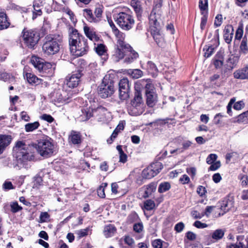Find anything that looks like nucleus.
Returning <instances> with one entry per match:
<instances>
[{"mask_svg": "<svg viewBox=\"0 0 248 248\" xmlns=\"http://www.w3.org/2000/svg\"><path fill=\"white\" fill-rule=\"evenodd\" d=\"M53 144L49 140H40L34 146L27 144L25 141L19 140L16 142L13 148L14 155L18 163H24L34 159V151L37 150L42 156L49 157L54 153Z\"/></svg>", "mask_w": 248, "mask_h": 248, "instance_id": "1", "label": "nucleus"}, {"mask_svg": "<svg viewBox=\"0 0 248 248\" xmlns=\"http://www.w3.org/2000/svg\"><path fill=\"white\" fill-rule=\"evenodd\" d=\"M161 6L160 2L155 4L149 16L151 33L155 41L159 46H163L165 44L164 36L161 31L162 25L160 23V9Z\"/></svg>", "mask_w": 248, "mask_h": 248, "instance_id": "2", "label": "nucleus"}, {"mask_svg": "<svg viewBox=\"0 0 248 248\" xmlns=\"http://www.w3.org/2000/svg\"><path fill=\"white\" fill-rule=\"evenodd\" d=\"M69 44L71 53L76 57L82 56L88 51L87 40L76 29L72 28L69 32Z\"/></svg>", "mask_w": 248, "mask_h": 248, "instance_id": "3", "label": "nucleus"}, {"mask_svg": "<svg viewBox=\"0 0 248 248\" xmlns=\"http://www.w3.org/2000/svg\"><path fill=\"white\" fill-rule=\"evenodd\" d=\"M62 42V37L60 35H49L45 38V42L42 46L44 53L48 56L57 53L60 49Z\"/></svg>", "mask_w": 248, "mask_h": 248, "instance_id": "4", "label": "nucleus"}, {"mask_svg": "<svg viewBox=\"0 0 248 248\" xmlns=\"http://www.w3.org/2000/svg\"><path fill=\"white\" fill-rule=\"evenodd\" d=\"M140 87L144 88L146 96V103L150 107H153L157 101V94L153 84L150 79H142L139 81L135 86L136 90Z\"/></svg>", "mask_w": 248, "mask_h": 248, "instance_id": "5", "label": "nucleus"}, {"mask_svg": "<svg viewBox=\"0 0 248 248\" xmlns=\"http://www.w3.org/2000/svg\"><path fill=\"white\" fill-rule=\"evenodd\" d=\"M135 93L133 100L131 101V106L129 107V113L131 115L137 116L142 114L144 110V104L141 93L138 92Z\"/></svg>", "mask_w": 248, "mask_h": 248, "instance_id": "6", "label": "nucleus"}, {"mask_svg": "<svg viewBox=\"0 0 248 248\" xmlns=\"http://www.w3.org/2000/svg\"><path fill=\"white\" fill-rule=\"evenodd\" d=\"M116 21L121 28L125 31L130 30L135 24L133 17L124 12L120 13L117 15Z\"/></svg>", "mask_w": 248, "mask_h": 248, "instance_id": "7", "label": "nucleus"}, {"mask_svg": "<svg viewBox=\"0 0 248 248\" xmlns=\"http://www.w3.org/2000/svg\"><path fill=\"white\" fill-rule=\"evenodd\" d=\"M22 37L25 45L30 48H33L39 40L37 32L33 30L24 29L22 32Z\"/></svg>", "mask_w": 248, "mask_h": 248, "instance_id": "8", "label": "nucleus"}, {"mask_svg": "<svg viewBox=\"0 0 248 248\" xmlns=\"http://www.w3.org/2000/svg\"><path fill=\"white\" fill-rule=\"evenodd\" d=\"M162 168L163 165L161 163L159 162L153 163L143 170L142 176L145 179H151L156 176Z\"/></svg>", "mask_w": 248, "mask_h": 248, "instance_id": "9", "label": "nucleus"}, {"mask_svg": "<svg viewBox=\"0 0 248 248\" xmlns=\"http://www.w3.org/2000/svg\"><path fill=\"white\" fill-rule=\"evenodd\" d=\"M114 92L113 84L109 81H103L98 87V94L104 98L111 96Z\"/></svg>", "mask_w": 248, "mask_h": 248, "instance_id": "10", "label": "nucleus"}, {"mask_svg": "<svg viewBox=\"0 0 248 248\" xmlns=\"http://www.w3.org/2000/svg\"><path fill=\"white\" fill-rule=\"evenodd\" d=\"M130 85L127 78L121 79L119 83V98L122 100H125L129 97Z\"/></svg>", "mask_w": 248, "mask_h": 248, "instance_id": "11", "label": "nucleus"}, {"mask_svg": "<svg viewBox=\"0 0 248 248\" xmlns=\"http://www.w3.org/2000/svg\"><path fill=\"white\" fill-rule=\"evenodd\" d=\"M82 76V74L81 71L78 70L73 72L66 76L65 79V83L69 88H76L80 82Z\"/></svg>", "mask_w": 248, "mask_h": 248, "instance_id": "12", "label": "nucleus"}, {"mask_svg": "<svg viewBox=\"0 0 248 248\" xmlns=\"http://www.w3.org/2000/svg\"><path fill=\"white\" fill-rule=\"evenodd\" d=\"M125 47L126 53L124 62L127 64H130L136 60L139 55L138 52L135 51L130 45Z\"/></svg>", "mask_w": 248, "mask_h": 248, "instance_id": "13", "label": "nucleus"}, {"mask_svg": "<svg viewBox=\"0 0 248 248\" xmlns=\"http://www.w3.org/2000/svg\"><path fill=\"white\" fill-rule=\"evenodd\" d=\"M127 46V45H125L121 47L117 45V47L115 48L113 54L112 55V59L113 61L118 62L124 58L126 53V49L125 48H126L125 46Z\"/></svg>", "mask_w": 248, "mask_h": 248, "instance_id": "14", "label": "nucleus"}, {"mask_svg": "<svg viewBox=\"0 0 248 248\" xmlns=\"http://www.w3.org/2000/svg\"><path fill=\"white\" fill-rule=\"evenodd\" d=\"M12 140V136L8 135L0 134V155L9 145Z\"/></svg>", "mask_w": 248, "mask_h": 248, "instance_id": "15", "label": "nucleus"}, {"mask_svg": "<svg viewBox=\"0 0 248 248\" xmlns=\"http://www.w3.org/2000/svg\"><path fill=\"white\" fill-rule=\"evenodd\" d=\"M94 49L96 53L101 57L102 60L106 61L108 59L107 48L105 45L98 44L94 47Z\"/></svg>", "mask_w": 248, "mask_h": 248, "instance_id": "16", "label": "nucleus"}, {"mask_svg": "<svg viewBox=\"0 0 248 248\" xmlns=\"http://www.w3.org/2000/svg\"><path fill=\"white\" fill-rule=\"evenodd\" d=\"M93 109L91 108L86 107L81 109V113L78 119L81 122L86 121L89 120L93 115Z\"/></svg>", "mask_w": 248, "mask_h": 248, "instance_id": "17", "label": "nucleus"}, {"mask_svg": "<svg viewBox=\"0 0 248 248\" xmlns=\"http://www.w3.org/2000/svg\"><path fill=\"white\" fill-rule=\"evenodd\" d=\"M156 186V184L155 183H151L144 186L141 190L143 191L144 192L142 197L144 198H146L150 196L155 191Z\"/></svg>", "mask_w": 248, "mask_h": 248, "instance_id": "18", "label": "nucleus"}, {"mask_svg": "<svg viewBox=\"0 0 248 248\" xmlns=\"http://www.w3.org/2000/svg\"><path fill=\"white\" fill-rule=\"evenodd\" d=\"M233 77L236 79H248V66L235 71L233 73Z\"/></svg>", "mask_w": 248, "mask_h": 248, "instance_id": "19", "label": "nucleus"}, {"mask_svg": "<svg viewBox=\"0 0 248 248\" xmlns=\"http://www.w3.org/2000/svg\"><path fill=\"white\" fill-rule=\"evenodd\" d=\"M24 78H26L28 82L31 85H37L42 82V79L38 78L35 75L31 73L24 74Z\"/></svg>", "mask_w": 248, "mask_h": 248, "instance_id": "20", "label": "nucleus"}, {"mask_svg": "<svg viewBox=\"0 0 248 248\" xmlns=\"http://www.w3.org/2000/svg\"><path fill=\"white\" fill-rule=\"evenodd\" d=\"M237 241L236 243H228L226 246L227 248H244V243L243 240L244 236L239 235L236 238Z\"/></svg>", "mask_w": 248, "mask_h": 248, "instance_id": "21", "label": "nucleus"}, {"mask_svg": "<svg viewBox=\"0 0 248 248\" xmlns=\"http://www.w3.org/2000/svg\"><path fill=\"white\" fill-rule=\"evenodd\" d=\"M145 68L146 69L149 74L153 77H155L158 73V69L156 65L151 61H148L145 65Z\"/></svg>", "mask_w": 248, "mask_h": 248, "instance_id": "22", "label": "nucleus"}, {"mask_svg": "<svg viewBox=\"0 0 248 248\" xmlns=\"http://www.w3.org/2000/svg\"><path fill=\"white\" fill-rule=\"evenodd\" d=\"M225 232V230L224 229H218L212 232L210 235L214 242H217L223 237Z\"/></svg>", "mask_w": 248, "mask_h": 248, "instance_id": "23", "label": "nucleus"}, {"mask_svg": "<svg viewBox=\"0 0 248 248\" xmlns=\"http://www.w3.org/2000/svg\"><path fill=\"white\" fill-rule=\"evenodd\" d=\"M54 100L58 103H64L67 102L68 98L65 94L66 93L63 91H57L55 93Z\"/></svg>", "mask_w": 248, "mask_h": 248, "instance_id": "24", "label": "nucleus"}, {"mask_svg": "<svg viewBox=\"0 0 248 248\" xmlns=\"http://www.w3.org/2000/svg\"><path fill=\"white\" fill-rule=\"evenodd\" d=\"M69 140L74 144H79L81 142V135L78 132L72 131L69 137Z\"/></svg>", "mask_w": 248, "mask_h": 248, "instance_id": "25", "label": "nucleus"}, {"mask_svg": "<svg viewBox=\"0 0 248 248\" xmlns=\"http://www.w3.org/2000/svg\"><path fill=\"white\" fill-rule=\"evenodd\" d=\"M224 38L227 44H230L233 37V29L231 26H228L224 30Z\"/></svg>", "mask_w": 248, "mask_h": 248, "instance_id": "26", "label": "nucleus"}, {"mask_svg": "<svg viewBox=\"0 0 248 248\" xmlns=\"http://www.w3.org/2000/svg\"><path fill=\"white\" fill-rule=\"evenodd\" d=\"M9 25L6 14L4 12H0V30L7 29Z\"/></svg>", "mask_w": 248, "mask_h": 248, "instance_id": "27", "label": "nucleus"}, {"mask_svg": "<svg viewBox=\"0 0 248 248\" xmlns=\"http://www.w3.org/2000/svg\"><path fill=\"white\" fill-rule=\"evenodd\" d=\"M31 63L40 72L42 71L43 66V60L36 56H33L31 60Z\"/></svg>", "mask_w": 248, "mask_h": 248, "instance_id": "28", "label": "nucleus"}, {"mask_svg": "<svg viewBox=\"0 0 248 248\" xmlns=\"http://www.w3.org/2000/svg\"><path fill=\"white\" fill-rule=\"evenodd\" d=\"M239 56L232 54L227 61L228 66L231 69L235 68L239 61Z\"/></svg>", "mask_w": 248, "mask_h": 248, "instance_id": "29", "label": "nucleus"}, {"mask_svg": "<svg viewBox=\"0 0 248 248\" xmlns=\"http://www.w3.org/2000/svg\"><path fill=\"white\" fill-rule=\"evenodd\" d=\"M116 232V228L114 225L109 224L105 227L104 234L106 238L111 237Z\"/></svg>", "mask_w": 248, "mask_h": 248, "instance_id": "30", "label": "nucleus"}, {"mask_svg": "<svg viewBox=\"0 0 248 248\" xmlns=\"http://www.w3.org/2000/svg\"><path fill=\"white\" fill-rule=\"evenodd\" d=\"M113 32L117 38V43L118 46L122 47L125 45H129L124 42L125 35L123 32L119 31L118 30V32L114 31Z\"/></svg>", "mask_w": 248, "mask_h": 248, "instance_id": "31", "label": "nucleus"}, {"mask_svg": "<svg viewBox=\"0 0 248 248\" xmlns=\"http://www.w3.org/2000/svg\"><path fill=\"white\" fill-rule=\"evenodd\" d=\"M83 14L84 16L90 22H94L97 23L98 22V19L96 18V19L94 18L93 15V14L92 10L90 9H85L83 10Z\"/></svg>", "mask_w": 248, "mask_h": 248, "instance_id": "32", "label": "nucleus"}, {"mask_svg": "<svg viewBox=\"0 0 248 248\" xmlns=\"http://www.w3.org/2000/svg\"><path fill=\"white\" fill-rule=\"evenodd\" d=\"M84 31L86 36L91 40H96V36L95 32L87 26L84 27Z\"/></svg>", "mask_w": 248, "mask_h": 248, "instance_id": "33", "label": "nucleus"}, {"mask_svg": "<svg viewBox=\"0 0 248 248\" xmlns=\"http://www.w3.org/2000/svg\"><path fill=\"white\" fill-rule=\"evenodd\" d=\"M40 124L38 122H35L32 123H28L25 125V130L27 132H32L37 129Z\"/></svg>", "mask_w": 248, "mask_h": 248, "instance_id": "34", "label": "nucleus"}, {"mask_svg": "<svg viewBox=\"0 0 248 248\" xmlns=\"http://www.w3.org/2000/svg\"><path fill=\"white\" fill-rule=\"evenodd\" d=\"M33 9L34 10L33 18H35L37 16H40L42 15V12L40 7L41 6L40 1L38 2L37 0H34L33 2Z\"/></svg>", "mask_w": 248, "mask_h": 248, "instance_id": "35", "label": "nucleus"}, {"mask_svg": "<svg viewBox=\"0 0 248 248\" xmlns=\"http://www.w3.org/2000/svg\"><path fill=\"white\" fill-rule=\"evenodd\" d=\"M232 206V201L228 200H224L221 203L220 209L225 213L229 211Z\"/></svg>", "mask_w": 248, "mask_h": 248, "instance_id": "36", "label": "nucleus"}, {"mask_svg": "<svg viewBox=\"0 0 248 248\" xmlns=\"http://www.w3.org/2000/svg\"><path fill=\"white\" fill-rule=\"evenodd\" d=\"M170 188V183L165 182L159 184L158 186V192L161 193L166 192Z\"/></svg>", "mask_w": 248, "mask_h": 248, "instance_id": "37", "label": "nucleus"}, {"mask_svg": "<svg viewBox=\"0 0 248 248\" xmlns=\"http://www.w3.org/2000/svg\"><path fill=\"white\" fill-rule=\"evenodd\" d=\"M237 122L239 123H248V110L239 115L237 118Z\"/></svg>", "mask_w": 248, "mask_h": 248, "instance_id": "38", "label": "nucleus"}, {"mask_svg": "<svg viewBox=\"0 0 248 248\" xmlns=\"http://www.w3.org/2000/svg\"><path fill=\"white\" fill-rule=\"evenodd\" d=\"M144 207L148 211L153 210L155 207V204L154 201L147 200L144 202Z\"/></svg>", "mask_w": 248, "mask_h": 248, "instance_id": "39", "label": "nucleus"}, {"mask_svg": "<svg viewBox=\"0 0 248 248\" xmlns=\"http://www.w3.org/2000/svg\"><path fill=\"white\" fill-rule=\"evenodd\" d=\"M108 184L106 183H102L97 189L98 196L101 198H105L106 195L105 193V189L107 186Z\"/></svg>", "mask_w": 248, "mask_h": 248, "instance_id": "40", "label": "nucleus"}, {"mask_svg": "<svg viewBox=\"0 0 248 248\" xmlns=\"http://www.w3.org/2000/svg\"><path fill=\"white\" fill-rule=\"evenodd\" d=\"M129 74L133 78H139L142 76V71L140 69H136L130 70Z\"/></svg>", "mask_w": 248, "mask_h": 248, "instance_id": "41", "label": "nucleus"}, {"mask_svg": "<svg viewBox=\"0 0 248 248\" xmlns=\"http://www.w3.org/2000/svg\"><path fill=\"white\" fill-rule=\"evenodd\" d=\"M240 50L244 54H247L248 52V46H247V38L244 37L241 42L240 46Z\"/></svg>", "mask_w": 248, "mask_h": 248, "instance_id": "42", "label": "nucleus"}, {"mask_svg": "<svg viewBox=\"0 0 248 248\" xmlns=\"http://www.w3.org/2000/svg\"><path fill=\"white\" fill-rule=\"evenodd\" d=\"M202 15L201 18V29L203 30L205 27L207 21L208 14L207 12H202Z\"/></svg>", "mask_w": 248, "mask_h": 248, "instance_id": "43", "label": "nucleus"}, {"mask_svg": "<svg viewBox=\"0 0 248 248\" xmlns=\"http://www.w3.org/2000/svg\"><path fill=\"white\" fill-rule=\"evenodd\" d=\"M139 219V216L135 212H132L127 217V221L129 223H132L138 221Z\"/></svg>", "mask_w": 248, "mask_h": 248, "instance_id": "44", "label": "nucleus"}, {"mask_svg": "<svg viewBox=\"0 0 248 248\" xmlns=\"http://www.w3.org/2000/svg\"><path fill=\"white\" fill-rule=\"evenodd\" d=\"M10 207L11 211L14 213L20 211L22 209V207L19 206L16 202L11 203Z\"/></svg>", "mask_w": 248, "mask_h": 248, "instance_id": "45", "label": "nucleus"}, {"mask_svg": "<svg viewBox=\"0 0 248 248\" xmlns=\"http://www.w3.org/2000/svg\"><path fill=\"white\" fill-rule=\"evenodd\" d=\"M124 241L126 244L129 246L130 248H134L135 241L132 237L129 236H125Z\"/></svg>", "mask_w": 248, "mask_h": 248, "instance_id": "46", "label": "nucleus"}, {"mask_svg": "<svg viewBox=\"0 0 248 248\" xmlns=\"http://www.w3.org/2000/svg\"><path fill=\"white\" fill-rule=\"evenodd\" d=\"M199 8L202 12H206L208 8V0H200Z\"/></svg>", "mask_w": 248, "mask_h": 248, "instance_id": "47", "label": "nucleus"}, {"mask_svg": "<svg viewBox=\"0 0 248 248\" xmlns=\"http://www.w3.org/2000/svg\"><path fill=\"white\" fill-rule=\"evenodd\" d=\"M164 244H165L161 239H156L152 242V246L154 248H162Z\"/></svg>", "mask_w": 248, "mask_h": 248, "instance_id": "48", "label": "nucleus"}, {"mask_svg": "<svg viewBox=\"0 0 248 248\" xmlns=\"http://www.w3.org/2000/svg\"><path fill=\"white\" fill-rule=\"evenodd\" d=\"M214 48L212 46L204 48L203 51H205L204 56L207 58L210 57L214 52Z\"/></svg>", "mask_w": 248, "mask_h": 248, "instance_id": "49", "label": "nucleus"}, {"mask_svg": "<svg viewBox=\"0 0 248 248\" xmlns=\"http://www.w3.org/2000/svg\"><path fill=\"white\" fill-rule=\"evenodd\" d=\"M90 229L89 227L84 229H80L77 231L76 233L78 235L79 238H81L88 235V232Z\"/></svg>", "mask_w": 248, "mask_h": 248, "instance_id": "50", "label": "nucleus"}, {"mask_svg": "<svg viewBox=\"0 0 248 248\" xmlns=\"http://www.w3.org/2000/svg\"><path fill=\"white\" fill-rule=\"evenodd\" d=\"M217 155L215 154H210L206 158V163L208 164H213L217 159Z\"/></svg>", "mask_w": 248, "mask_h": 248, "instance_id": "51", "label": "nucleus"}, {"mask_svg": "<svg viewBox=\"0 0 248 248\" xmlns=\"http://www.w3.org/2000/svg\"><path fill=\"white\" fill-rule=\"evenodd\" d=\"M40 119L49 123H51L54 120V119L50 115L47 114H43L42 115L40 116Z\"/></svg>", "mask_w": 248, "mask_h": 248, "instance_id": "52", "label": "nucleus"}, {"mask_svg": "<svg viewBox=\"0 0 248 248\" xmlns=\"http://www.w3.org/2000/svg\"><path fill=\"white\" fill-rule=\"evenodd\" d=\"M103 10L100 7H96L94 11V14L95 15V17L94 18L96 19V18L98 19V22L101 20V18L102 17Z\"/></svg>", "mask_w": 248, "mask_h": 248, "instance_id": "53", "label": "nucleus"}, {"mask_svg": "<svg viewBox=\"0 0 248 248\" xmlns=\"http://www.w3.org/2000/svg\"><path fill=\"white\" fill-rule=\"evenodd\" d=\"M143 226L141 222L135 223L133 226L134 231L138 233H140L143 230Z\"/></svg>", "mask_w": 248, "mask_h": 248, "instance_id": "54", "label": "nucleus"}, {"mask_svg": "<svg viewBox=\"0 0 248 248\" xmlns=\"http://www.w3.org/2000/svg\"><path fill=\"white\" fill-rule=\"evenodd\" d=\"M211 166L208 169L209 170L215 171L220 168L221 164L219 161L214 162L213 164H210Z\"/></svg>", "mask_w": 248, "mask_h": 248, "instance_id": "55", "label": "nucleus"}, {"mask_svg": "<svg viewBox=\"0 0 248 248\" xmlns=\"http://www.w3.org/2000/svg\"><path fill=\"white\" fill-rule=\"evenodd\" d=\"M43 180L40 176H36L34 178L33 187L38 188L42 185Z\"/></svg>", "mask_w": 248, "mask_h": 248, "instance_id": "56", "label": "nucleus"}, {"mask_svg": "<svg viewBox=\"0 0 248 248\" xmlns=\"http://www.w3.org/2000/svg\"><path fill=\"white\" fill-rule=\"evenodd\" d=\"M49 215L47 212H42L40 216L41 222H46L49 218Z\"/></svg>", "mask_w": 248, "mask_h": 248, "instance_id": "57", "label": "nucleus"}, {"mask_svg": "<svg viewBox=\"0 0 248 248\" xmlns=\"http://www.w3.org/2000/svg\"><path fill=\"white\" fill-rule=\"evenodd\" d=\"M2 186L3 188L6 190L13 189L15 188V187L13 186L12 183L9 181H5L3 184Z\"/></svg>", "mask_w": 248, "mask_h": 248, "instance_id": "58", "label": "nucleus"}, {"mask_svg": "<svg viewBox=\"0 0 248 248\" xmlns=\"http://www.w3.org/2000/svg\"><path fill=\"white\" fill-rule=\"evenodd\" d=\"M119 133V132L117 131V130L114 129L110 138L107 140L108 143L109 144H111L112 142V141L114 140V139L117 137Z\"/></svg>", "mask_w": 248, "mask_h": 248, "instance_id": "59", "label": "nucleus"}, {"mask_svg": "<svg viewBox=\"0 0 248 248\" xmlns=\"http://www.w3.org/2000/svg\"><path fill=\"white\" fill-rule=\"evenodd\" d=\"M184 224L183 222H181L178 223L175 225L174 227V229L177 232H180L183 231V230L184 228Z\"/></svg>", "mask_w": 248, "mask_h": 248, "instance_id": "60", "label": "nucleus"}, {"mask_svg": "<svg viewBox=\"0 0 248 248\" xmlns=\"http://www.w3.org/2000/svg\"><path fill=\"white\" fill-rule=\"evenodd\" d=\"M193 225L197 228H205L208 226L206 223H202L200 221H196Z\"/></svg>", "mask_w": 248, "mask_h": 248, "instance_id": "61", "label": "nucleus"}, {"mask_svg": "<svg viewBox=\"0 0 248 248\" xmlns=\"http://www.w3.org/2000/svg\"><path fill=\"white\" fill-rule=\"evenodd\" d=\"M179 181L182 184H186L188 183V182L190 181V179L187 175L184 174L183 175L182 177L180 178Z\"/></svg>", "mask_w": 248, "mask_h": 248, "instance_id": "62", "label": "nucleus"}, {"mask_svg": "<svg viewBox=\"0 0 248 248\" xmlns=\"http://www.w3.org/2000/svg\"><path fill=\"white\" fill-rule=\"evenodd\" d=\"M192 144V142L189 140L184 141L182 143L183 147L181 149L182 150H183V152L184 150L188 149V148Z\"/></svg>", "mask_w": 248, "mask_h": 248, "instance_id": "63", "label": "nucleus"}, {"mask_svg": "<svg viewBox=\"0 0 248 248\" xmlns=\"http://www.w3.org/2000/svg\"><path fill=\"white\" fill-rule=\"evenodd\" d=\"M244 103L243 101L237 102L234 104L233 108L236 110H240L244 106Z\"/></svg>", "mask_w": 248, "mask_h": 248, "instance_id": "64", "label": "nucleus"}]
</instances>
